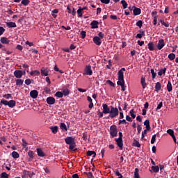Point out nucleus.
Returning <instances> with one entry per match:
<instances>
[{"label":"nucleus","mask_w":178,"mask_h":178,"mask_svg":"<svg viewBox=\"0 0 178 178\" xmlns=\"http://www.w3.org/2000/svg\"><path fill=\"white\" fill-rule=\"evenodd\" d=\"M93 42H95V44L98 46H99V45H101V44H102V42L101 41V38L98 36H95L93 38Z\"/></svg>","instance_id":"11"},{"label":"nucleus","mask_w":178,"mask_h":178,"mask_svg":"<svg viewBox=\"0 0 178 178\" xmlns=\"http://www.w3.org/2000/svg\"><path fill=\"white\" fill-rule=\"evenodd\" d=\"M55 97H58V98H62L63 97V93L58 91L55 94Z\"/></svg>","instance_id":"48"},{"label":"nucleus","mask_w":178,"mask_h":178,"mask_svg":"<svg viewBox=\"0 0 178 178\" xmlns=\"http://www.w3.org/2000/svg\"><path fill=\"white\" fill-rule=\"evenodd\" d=\"M161 88H162V86L159 82L156 83L155 90L158 92V91H161Z\"/></svg>","instance_id":"29"},{"label":"nucleus","mask_w":178,"mask_h":178,"mask_svg":"<svg viewBox=\"0 0 178 178\" xmlns=\"http://www.w3.org/2000/svg\"><path fill=\"white\" fill-rule=\"evenodd\" d=\"M133 147H136L137 148H140L141 147V144H140V142H138V140L134 139L133 142Z\"/></svg>","instance_id":"23"},{"label":"nucleus","mask_w":178,"mask_h":178,"mask_svg":"<svg viewBox=\"0 0 178 178\" xmlns=\"http://www.w3.org/2000/svg\"><path fill=\"white\" fill-rule=\"evenodd\" d=\"M133 13L134 16H138L139 15H141V8L136 7V6H133Z\"/></svg>","instance_id":"7"},{"label":"nucleus","mask_w":178,"mask_h":178,"mask_svg":"<svg viewBox=\"0 0 178 178\" xmlns=\"http://www.w3.org/2000/svg\"><path fill=\"white\" fill-rule=\"evenodd\" d=\"M12 156L14 158V159H17V158H20V154L17 153V152H12Z\"/></svg>","instance_id":"30"},{"label":"nucleus","mask_w":178,"mask_h":178,"mask_svg":"<svg viewBox=\"0 0 178 178\" xmlns=\"http://www.w3.org/2000/svg\"><path fill=\"white\" fill-rule=\"evenodd\" d=\"M127 124V122L126 121V120H120L118 124Z\"/></svg>","instance_id":"57"},{"label":"nucleus","mask_w":178,"mask_h":178,"mask_svg":"<svg viewBox=\"0 0 178 178\" xmlns=\"http://www.w3.org/2000/svg\"><path fill=\"white\" fill-rule=\"evenodd\" d=\"M115 176H118V178H123V175H122L120 174V172H119V170L115 171Z\"/></svg>","instance_id":"55"},{"label":"nucleus","mask_w":178,"mask_h":178,"mask_svg":"<svg viewBox=\"0 0 178 178\" xmlns=\"http://www.w3.org/2000/svg\"><path fill=\"white\" fill-rule=\"evenodd\" d=\"M40 73H41V76H48V70H47L46 68L44 67H42L41 70H40Z\"/></svg>","instance_id":"20"},{"label":"nucleus","mask_w":178,"mask_h":178,"mask_svg":"<svg viewBox=\"0 0 178 178\" xmlns=\"http://www.w3.org/2000/svg\"><path fill=\"white\" fill-rule=\"evenodd\" d=\"M145 126H146L147 130H151V125H149V120H146L144 122Z\"/></svg>","instance_id":"27"},{"label":"nucleus","mask_w":178,"mask_h":178,"mask_svg":"<svg viewBox=\"0 0 178 178\" xmlns=\"http://www.w3.org/2000/svg\"><path fill=\"white\" fill-rule=\"evenodd\" d=\"M167 133L168 134H169V136H170L171 137H173L175 136V131H173L172 129H170L167 130Z\"/></svg>","instance_id":"39"},{"label":"nucleus","mask_w":178,"mask_h":178,"mask_svg":"<svg viewBox=\"0 0 178 178\" xmlns=\"http://www.w3.org/2000/svg\"><path fill=\"white\" fill-rule=\"evenodd\" d=\"M36 152L38 155L40 156V158H44V156H45L46 155L41 148H37Z\"/></svg>","instance_id":"14"},{"label":"nucleus","mask_w":178,"mask_h":178,"mask_svg":"<svg viewBox=\"0 0 178 178\" xmlns=\"http://www.w3.org/2000/svg\"><path fill=\"white\" fill-rule=\"evenodd\" d=\"M119 138H115V142L117 143L118 147H119L120 149H123V134L122 132H119Z\"/></svg>","instance_id":"4"},{"label":"nucleus","mask_w":178,"mask_h":178,"mask_svg":"<svg viewBox=\"0 0 178 178\" xmlns=\"http://www.w3.org/2000/svg\"><path fill=\"white\" fill-rule=\"evenodd\" d=\"M14 76L16 77V79H22V77H23V71L15 70L14 72Z\"/></svg>","instance_id":"8"},{"label":"nucleus","mask_w":178,"mask_h":178,"mask_svg":"<svg viewBox=\"0 0 178 178\" xmlns=\"http://www.w3.org/2000/svg\"><path fill=\"white\" fill-rule=\"evenodd\" d=\"M3 33H5L4 28L2 26H0V35H2V34H3Z\"/></svg>","instance_id":"64"},{"label":"nucleus","mask_w":178,"mask_h":178,"mask_svg":"<svg viewBox=\"0 0 178 178\" xmlns=\"http://www.w3.org/2000/svg\"><path fill=\"white\" fill-rule=\"evenodd\" d=\"M129 113L132 119H136V112L134 111V109H131L129 111Z\"/></svg>","instance_id":"40"},{"label":"nucleus","mask_w":178,"mask_h":178,"mask_svg":"<svg viewBox=\"0 0 178 178\" xmlns=\"http://www.w3.org/2000/svg\"><path fill=\"white\" fill-rule=\"evenodd\" d=\"M1 178H8V175L6 174V172H2L1 175Z\"/></svg>","instance_id":"60"},{"label":"nucleus","mask_w":178,"mask_h":178,"mask_svg":"<svg viewBox=\"0 0 178 178\" xmlns=\"http://www.w3.org/2000/svg\"><path fill=\"white\" fill-rule=\"evenodd\" d=\"M110 136L111 138H115L118 137V127L113 124L110 127Z\"/></svg>","instance_id":"5"},{"label":"nucleus","mask_w":178,"mask_h":178,"mask_svg":"<svg viewBox=\"0 0 178 178\" xmlns=\"http://www.w3.org/2000/svg\"><path fill=\"white\" fill-rule=\"evenodd\" d=\"M98 24H99V22L97 20H93L90 23L91 29H98Z\"/></svg>","instance_id":"16"},{"label":"nucleus","mask_w":178,"mask_h":178,"mask_svg":"<svg viewBox=\"0 0 178 178\" xmlns=\"http://www.w3.org/2000/svg\"><path fill=\"white\" fill-rule=\"evenodd\" d=\"M126 120H127V122H133V120H131V117L130 115H126Z\"/></svg>","instance_id":"63"},{"label":"nucleus","mask_w":178,"mask_h":178,"mask_svg":"<svg viewBox=\"0 0 178 178\" xmlns=\"http://www.w3.org/2000/svg\"><path fill=\"white\" fill-rule=\"evenodd\" d=\"M150 72L152 73V79H155V77H156V73L155 72V71L154 70V69H151Z\"/></svg>","instance_id":"52"},{"label":"nucleus","mask_w":178,"mask_h":178,"mask_svg":"<svg viewBox=\"0 0 178 178\" xmlns=\"http://www.w3.org/2000/svg\"><path fill=\"white\" fill-rule=\"evenodd\" d=\"M121 3L123 6V9L127 8V6H128L127 2H126L124 0H122Z\"/></svg>","instance_id":"45"},{"label":"nucleus","mask_w":178,"mask_h":178,"mask_svg":"<svg viewBox=\"0 0 178 178\" xmlns=\"http://www.w3.org/2000/svg\"><path fill=\"white\" fill-rule=\"evenodd\" d=\"M65 142L67 145H69V149L71 151H77V149H74L76 148V140L72 136H67L65 138Z\"/></svg>","instance_id":"2"},{"label":"nucleus","mask_w":178,"mask_h":178,"mask_svg":"<svg viewBox=\"0 0 178 178\" xmlns=\"http://www.w3.org/2000/svg\"><path fill=\"white\" fill-rule=\"evenodd\" d=\"M103 108V113L104 115H108L109 113L108 116L106 118V119H109L110 118L111 119H113L114 118H116V116L119 115V109L116 107H113V106H108V104H102Z\"/></svg>","instance_id":"1"},{"label":"nucleus","mask_w":178,"mask_h":178,"mask_svg":"<svg viewBox=\"0 0 178 178\" xmlns=\"http://www.w3.org/2000/svg\"><path fill=\"white\" fill-rule=\"evenodd\" d=\"M85 74L87 76H92V70L91 65H86L85 68Z\"/></svg>","instance_id":"6"},{"label":"nucleus","mask_w":178,"mask_h":178,"mask_svg":"<svg viewBox=\"0 0 178 178\" xmlns=\"http://www.w3.org/2000/svg\"><path fill=\"white\" fill-rule=\"evenodd\" d=\"M107 84H109V86H111V87H115V83L113 82H112V81L111 80H107L106 81Z\"/></svg>","instance_id":"56"},{"label":"nucleus","mask_w":178,"mask_h":178,"mask_svg":"<svg viewBox=\"0 0 178 178\" xmlns=\"http://www.w3.org/2000/svg\"><path fill=\"white\" fill-rule=\"evenodd\" d=\"M87 156H91L92 155H95V152L94 151H91V150H88L86 153Z\"/></svg>","instance_id":"47"},{"label":"nucleus","mask_w":178,"mask_h":178,"mask_svg":"<svg viewBox=\"0 0 178 178\" xmlns=\"http://www.w3.org/2000/svg\"><path fill=\"white\" fill-rule=\"evenodd\" d=\"M30 74L31 76H40V71L38 70L31 71Z\"/></svg>","instance_id":"37"},{"label":"nucleus","mask_w":178,"mask_h":178,"mask_svg":"<svg viewBox=\"0 0 178 178\" xmlns=\"http://www.w3.org/2000/svg\"><path fill=\"white\" fill-rule=\"evenodd\" d=\"M136 26L139 27V29H141L143 27V22L141 20H139L136 22Z\"/></svg>","instance_id":"53"},{"label":"nucleus","mask_w":178,"mask_h":178,"mask_svg":"<svg viewBox=\"0 0 178 178\" xmlns=\"http://www.w3.org/2000/svg\"><path fill=\"white\" fill-rule=\"evenodd\" d=\"M140 84L143 90H145V88H147V82H145V78H144L143 76H142L140 79Z\"/></svg>","instance_id":"18"},{"label":"nucleus","mask_w":178,"mask_h":178,"mask_svg":"<svg viewBox=\"0 0 178 178\" xmlns=\"http://www.w3.org/2000/svg\"><path fill=\"white\" fill-rule=\"evenodd\" d=\"M3 98H6V99H9L10 98H12V95L10 94H6L3 95Z\"/></svg>","instance_id":"58"},{"label":"nucleus","mask_w":178,"mask_h":178,"mask_svg":"<svg viewBox=\"0 0 178 178\" xmlns=\"http://www.w3.org/2000/svg\"><path fill=\"white\" fill-rule=\"evenodd\" d=\"M6 24L7 27H8V29L17 27L16 23L12 22H6Z\"/></svg>","instance_id":"19"},{"label":"nucleus","mask_w":178,"mask_h":178,"mask_svg":"<svg viewBox=\"0 0 178 178\" xmlns=\"http://www.w3.org/2000/svg\"><path fill=\"white\" fill-rule=\"evenodd\" d=\"M137 130H138V134H140V133H141V130H143L141 125H140V124L138 125Z\"/></svg>","instance_id":"61"},{"label":"nucleus","mask_w":178,"mask_h":178,"mask_svg":"<svg viewBox=\"0 0 178 178\" xmlns=\"http://www.w3.org/2000/svg\"><path fill=\"white\" fill-rule=\"evenodd\" d=\"M118 81H120V83L124 81V74L123 73V72L118 71Z\"/></svg>","instance_id":"10"},{"label":"nucleus","mask_w":178,"mask_h":178,"mask_svg":"<svg viewBox=\"0 0 178 178\" xmlns=\"http://www.w3.org/2000/svg\"><path fill=\"white\" fill-rule=\"evenodd\" d=\"M175 58H176V55L173 53H171L168 55V58L170 60H175Z\"/></svg>","instance_id":"42"},{"label":"nucleus","mask_w":178,"mask_h":178,"mask_svg":"<svg viewBox=\"0 0 178 178\" xmlns=\"http://www.w3.org/2000/svg\"><path fill=\"white\" fill-rule=\"evenodd\" d=\"M138 168H136L134 172V178H140V174H138Z\"/></svg>","instance_id":"43"},{"label":"nucleus","mask_w":178,"mask_h":178,"mask_svg":"<svg viewBox=\"0 0 178 178\" xmlns=\"http://www.w3.org/2000/svg\"><path fill=\"white\" fill-rule=\"evenodd\" d=\"M49 129L54 134H56V133H58V126L50 127Z\"/></svg>","instance_id":"28"},{"label":"nucleus","mask_w":178,"mask_h":178,"mask_svg":"<svg viewBox=\"0 0 178 178\" xmlns=\"http://www.w3.org/2000/svg\"><path fill=\"white\" fill-rule=\"evenodd\" d=\"M118 86H120L122 91H125L126 88H124V81L120 82L117 81Z\"/></svg>","instance_id":"22"},{"label":"nucleus","mask_w":178,"mask_h":178,"mask_svg":"<svg viewBox=\"0 0 178 178\" xmlns=\"http://www.w3.org/2000/svg\"><path fill=\"white\" fill-rule=\"evenodd\" d=\"M149 130L151 129H147V128L142 132V138L141 139L143 140L144 137H145V136H147V132L149 131Z\"/></svg>","instance_id":"44"},{"label":"nucleus","mask_w":178,"mask_h":178,"mask_svg":"<svg viewBox=\"0 0 178 178\" xmlns=\"http://www.w3.org/2000/svg\"><path fill=\"white\" fill-rule=\"evenodd\" d=\"M31 83H34V80L30 79H27L25 80V84H26V86H30Z\"/></svg>","instance_id":"41"},{"label":"nucleus","mask_w":178,"mask_h":178,"mask_svg":"<svg viewBox=\"0 0 178 178\" xmlns=\"http://www.w3.org/2000/svg\"><path fill=\"white\" fill-rule=\"evenodd\" d=\"M27 145H29V143H27L26 140L22 139V147H24L26 150L29 149V147H27Z\"/></svg>","instance_id":"33"},{"label":"nucleus","mask_w":178,"mask_h":178,"mask_svg":"<svg viewBox=\"0 0 178 178\" xmlns=\"http://www.w3.org/2000/svg\"><path fill=\"white\" fill-rule=\"evenodd\" d=\"M80 34L81 35V38L84 40V38H86L87 33L86 32V31H81Z\"/></svg>","instance_id":"51"},{"label":"nucleus","mask_w":178,"mask_h":178,"mask_svg":"<svg viewBox=\"0 0 178 178\" xmlns=\"http://www.w3.org/2000/svg\"><path fill=\"white\" fill-rule=\"evenodd\" d=\"M155 141H156V134L152 136L151 144H155Z\"/></svg>","instance_id":"46"},{"label":"nucleus","mask_w":178,"mask_h":178,"mask_svg":"<svg viewBox=\"0 0 178 178\" xmlns=\"http://www.w3.org/2000/svg\"><path fill=\"white\" fill-rule=\"evenodd\" d=\"M0 41H1V44H9V42H10V40H9L8 39V38H5V37H2L0 39Z\"/></svg>","instance_id":"21"},{"label":"nucleus","mask_w":178,"mask_h":178,"mask_svg":"<svg viewBox=\"0 0 178 178\" xmlns=\"http://www.w3.org/2000/svg\"><path fill=\"white\" fill-rule=\"evenodd\" d=\"M165 47V40L163 39H161L159 40L158 44H157V49L161 51L162 48Z\"/></svg>","instance_id":"9"},{"label":"nucleus","mask_w":178,"mask_h":178,"mask_svg":"<svg viewBox=\"0 0 178 178\" xmlns=\"http://www.w3.org/2000/svg\"><path fill=\"white\" fill-rule=\"evenodd\" d=\"M16 86H22L23 83H24V80L18 78L17 79L15 80Z\"/></svg>","instance_id":"24"},{"label":"nucleus","mask_w":178,"mask_h":178,"mask_svg":"<svg viewBox=\"0 0 178 178\" xmlns=\"http://www.w3.org/2000/svg\"><path fill=\"white\" fill-rule=\"evenodd\" d=\"M152 170L154 173H158V172H159V166H158V165L152 166Z\"/></svg>","instance_id":"34"},{"label":"nucleus","mask_w":178,"mask_h":178,"mask_svg":"<svg viewBox=\"0 0 178 178\" xmlns=\"http://www.w3.org/2000/svg\"><path fill=\"white\" fill-rule=\"evenodd\" d=\"M139 33L136 35V38H143L145 35V31L139 30Z\"/></svg>","instance_id":"15"},{"label":"nucleus","mask_w":178,"mask_h":178,"mask_svg":"<svg viewBox=\"0 0 178 178\" xmlns=\"http://www.w3.org/2000/svg\"><path fill=\"white\" fill-rule=\"evenodd\" d=\"M30 96L33 99H35V98H37L38 97V91H37L35 90H33L31 91L30 92Z\"/></svg>","instance_id":"12"},{"label":"nucleus","mask_w":178,"mask_h":178,"mask_svg":"<svg viewBox=\"0 0 178 178\" xmlns=\"http://www.w3.org/2000/svg\"><path fill=\"white\" fill-rule=\"evenodd\" d=\"M162 106H163V103L162 102H161L157 107L156 108V111H159V109H161V108H162Z\"/></svg>","instance_id":"54"},{"label":"nucleus","mask_w":178,"mask_h":178,"mask_svg":"<svg viewBox=\"0 0 178 178\" xmlns=\"http://www.w3.org/2000/svg\"><path fill=\"white\" fill-rule=\"evenodd\" d=\"M46 102L48 105H54V104H55V98L52 97H49L47 98Z\"/></svg>","instance_id":"13"},{"label":"nucleus","mask_w":178,"mask_h":178,"mask_svg":"<svg viewBox=\"0 0 178 178\" xmlns=\"http://www.w3.org/2000/svg\"><path fill=\"white\" fill-rule=\"evenodd\" d=\"M0 105H5L8 106L9 108H15L16 106V101L15 100H6L5 99H3L0 102Z\"/></svg>","instance_id":"3"},{"label":"nucleus","mask_w":178,"mask_h":178,"mask_svg":"<svg viewBox=\"0 0 178 178\" xmlns=\"http://www.w3.org/2000/svg\"><path fill=\"white\" fill-rule=\"evenodd\" d=\"M166 73V67H164L163 69H161L159 71L158 75L162 76V74H165Z\"/></svg>","instance_id":"36"},{"label":"nucleus","mask_w":178,"mask_h":178,"mask_svg":"<svg viewBox=\"0 0 178 178\" xmlns=\"http://www.w3.org/2000/svg\"><path fill=\"white\" fill-rule=\"evenodd\" d=\"M69 94H70V90H69V89L65 88L63 90V95H64L65 97H67Z\"/></svg>","instance_id":"31"},{"label":"nucleus","mask_w":178,"mask_h":178,"mask_svg":"<svg viewBox=\"0 0 178 178\" xmlns=\"http://www.w3.org/2000/svg\"><path fill=\"white\" fill-rule=\"evenodd\" d=\"M21 3H22V5H24V6H27V5H29V3H30V0H22Z\"/></svg>","instance_id":"49"},{"label":"nucleus","mask_w":178,"mask_h":178,"mask_svg":"<svg viewBox=\"0 0 178 178\" xmlns=\"http://www.w3.org/2000/svg\"><path fill=\"white\" fill-rule=\"evenodd\" d=\"M60 127L61 130L67 131V127H66V124H65L64 122L60 123Z\"/></svg>","instance_id":"32"},{"label":"nucleus","mask_w":178,"mask_h":178,"mask_svg":"<svg viewBox=\"0 0 178 178\" xmlns=\"http://www.w3.org/2000/svg\"><path fill=\"white\" fill-rule=\"evenodd\" d=\"M159 22L163 26H165V27H169V24L165 22V21H163V19H160Z\"/></svg>","instance_id":"50"},{"label":"nucleus","mask_w":178,"mask_h":178,"mask_svg":"<svg viewBox=\"0 0 178 178\" xmlns=\"http://www.w3.org/2000/svg\"><path fill=\"white\" fill-rule=\"evenodd\" d=\"M100 2H102V3H105L106 5H108V3H110L111 0H100Z\"/></svg>","instance_id":"59"},{"label":"nucleus","mask_w":178,"mask_h":178,"mask_svg":"<svg viewBox=\"0 0 178 178\" xmlns=\"http://www.w3.org/2000/svg\"><path fill=\"white\" fill-rule=\"evenodd\" d=\"M149 51H154L155 49L154 43L152 42H150L147 44Z\"/></svg>","instance_id":"25"},{"label":"nucleus","mask_w":178,"mask_h":178,"mask_svg":"<svg viewBox=\"0 0 178 178\" xmlns=\"http://www.w3.org/2000/svg\"><path fill=\"white\" fill-rule=\"evenodd\" d=\"M77 13L79 17H83V9H81V7H79V9L77 10Z\"/></svg>","instance_id":"35"},{"label":"nucleus","mask_w":178,"mask_h":178,"mask_svg":"<svg viewBox=\"0 0 178 178\" xmlns=\"http://www.w3.org/2000/svg\"><path fill=\"white\" fill-rule=\"evenodd\" d=\"M173 90V87H172V82L170 81H168V84H167V90L168 92H170Z\"/></svg>","instance_id":"26"},{"label":"nucleus","mask_w":178,"mask_h":178,"mask_svg":"<svg viewBox=\"0 0 178 178\" xmlns=\"http://www.w3.org/2000/svg\"><path fill=\"white\" fill-rule=\"evenodd\" d=\"M104 111L101 112L99 111V113H97V115L99 118H104Z\"/></svg>","instance_id":"62"},{"label":"nucleus","mask_w":178,"mask_h":178,"mask_svg":"<svg viewBox=\"0 0 178 178\" xmlns=\"http://www.w3.org/2000/svg\"><path fill=\"white\" fill-rule=\"evenodd\" d=\"M28 156H29V162H31L34 159V152L30 150L28 152Z\"/></svg>","instance_id":"17"},{"label":"nucleus","mask_w":178,"mask_h":178,"mask_svg":"<svg viewBox=\"0 0 178 178\" xmlns=\"http://www.w3.org/2000/svg\"><path fill=\"white\" fill-rule=\"evenodd\" d=\"M27 176H29V171L24 170H23L22 173V178H27Z\"/></svg>","instance_id":"38"}]
</instances>
